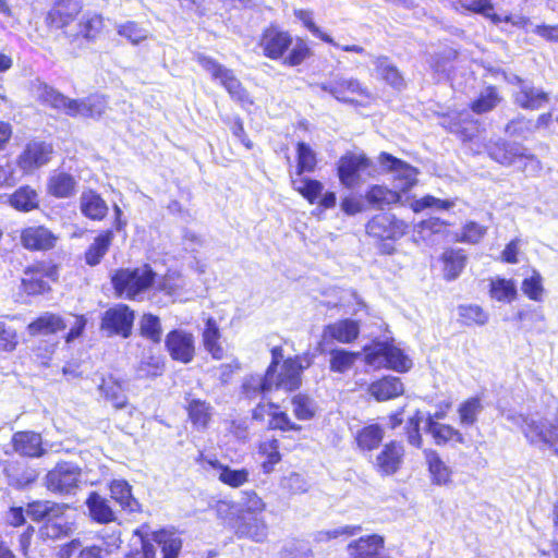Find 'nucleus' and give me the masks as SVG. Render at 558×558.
I'll use <instances>...</instances> for the list:
<instances>
[{"mask_svg": "<svg viewBox=\"0 0 558 558\" xmlns=\"http://www.w3.org/2000/svg\"><path fill=\"white\" fill-rule=\"evenodd\" d=\"M425 430L438 447H468L470 444V439L459 428L449 423L426 420Z\"/></svg>", "mask_w": 558, "mask_h": 558, "instance_id": "nucleus-25", "label": "nucleus"}, {"mask_svg": "<svg viewBox=\"0 0 558 558\" xmlns=\"http://www.w3.org/2000/svg\"><path fill=\"white\" fill-rule=\"evenodd\" d=\"M514 104L524 110H538L549 101V95L541 88L522 85L514 95Z\"/></svg>", "mask_w": 558, "mask_h": 558, "instance_id": "nucleus-43", "label": "nucleus"}, {"mask_svg": "<svg viewBox=\"0 0 558 558\" xmlns=\"http://www.w3.org/2000/svg\"><path fill=\"white\" fill-rule=\"evenodd\" d=\"M486 154L502 167L518 165V170L526 177L536 175L542 170V162L534 153L524 145L506 138L490 141L486 145Z\"/></svg>", "mask_w": 558, "mask_h": 558, "instance_id": "nucleus-4", "label": "nucleus"}, {"mask_svg": "<svg viewBox=\"0 0 558 558\" xmlns=\"http://www.w3.org/2000/svg\"><path fill=\"white\" fill-rule=\"evenodd\" d=\"M365 201L371 208L383 210L401 202V193L384 184H372L365 191Z\"/></svg>", "mask_w": 558, "mask_h": 558, "instance_id": "nucleus-34", "label": "nucleus"}, {"mask_svg": "<svg viewBox=\"0 0 558 558\" xmlns=\"http://www.w3.org/2000/svg\"><path fill=\"white\" fill-rule=\"evenodd\" d=\"M77 182L66 171H53L47 179L46 192L57 199L71 198L75 195Z\"/></svg>", "mask_w": 558, "mask_h": 558, "instance_id": "nucleus-31", "label": "nucleus"}, {"mask_svg": "<svg viewBox=\"0 0 558 558\" xmlns=\"http://www.w3.org/2000/svg\"><path fill=\"white\" fill-rule=\"evenodd\" d=\"M304 369L301 356H288L269 377L271 391L282 390L286 393L298 391L302 386Z\"/></svg>", "mask_w": 558, "mask_h": 558, "instance_id": "nucleus-14", "label": "nucleus"}, {"mask_svg": "<svg viewBox=\"0 0 558 558\" xmlns=\"http://www.w3.org/2000/svg\"><path fill=\"white\" fill-rule=\"evenodd\" d=\"M8 204L16 211L31 213L39 208L40 199L36 189L29 184H23L9 195Z\"/></svg>", "mask_w": 558, "mask_h": 558, "instance_id": "nucleus-38", "label": "nucleus"}, {"mask_svg": "<svg viewBox=\"0 0 558 558\" xmlns=\"http://www.w3.org/2000/svg\"><path fill=\"white\" fill-rule=\"evenodd\" d=\"M60 269V264L50 258L33 260L23 269L19 287L20 294L35 298L50 293L52 284L59 281Z\"/></svg>", "mask_w": 558, "mask_h": 558, "instance_id": "nucleus-6", "label": "nucleus"}, {"mask_svg": "<svg viewBox=\"0 0 558 558\" xmlns=\"http://www.w3.org/2000/svg\"><path fill=\"white\" fill-rule=\"evenodd\" d=\"M502 100L499 88L488 85L469 104V108L475 114H485L496 109Z\"/></svg>", "mask_w": 558, "mask_h": 558, "instance_id": "nucleus-45", "label": "nucleus"}, {"mask_svg": "<svg viewBox=\"0 0 558 558\" xmlns=\"http://www.w3.org/2000/svg\"><path fill=\"white\" fill-rule=\"evenodd\" d=\"M488 295L500 303H512L518 296L514 280L495 277L489 280Z\"/></svg>", "mask_w": 558, "mask_h": 558, "instance_id": "nucleus-47", "label": "nucleus"}, {"mask_svg": "<svg viewBox=\"0 0 558 558\" xmlns=\"http://www.w3.org/2000/svg\"><path fill=\"white\" fill-rule=\"evenodd\" d=\"M88 508V514L93 522L98 524H109L117 521V514L109 501L97 492H92L85 501Z\"/></svg>", "mask_w": 558, "mask_h": 558, "instance_id": "nucleus-37", "label": "nucleus"}, {"mask_svg": "<svg viewBox=\"0 0 558 558\" xmlns=\"http://www.w3.org/2000/svg\"><path fill=\"white\" fill-rule=\"evenodd\" d=\"M196 61L204 70L210 73L213 80L220 82L230 98L242 108L246 109L254 106V99L232 70L225 68L216 59L205 54H197Z\"/></svg>", "mask_w": 558, "mask_h": 558, "instance_id": "nucleus-7", "label": "nucleus"}, {"mask_svg": "<svg viewBox=\"0 0 558 558\" xmlns=\"http://www.w3.org/2000/svg\"><path fill=\"white\" fill-rule=\"evenodd\" d=\"M329 354V369L338 374L350 371L360 357L359 352H352L345 349H332Z\"/></svg>", "mask_w": 558, "mask_h": 558, "instance_id": "nucleus-56", "label": "nucleus"}, {"mask_svg": "<svg viewBox=\"0 0 558 558\" xmlns=\"http://www.w3.org/2000/svg\"><path fill=\"white\" fill-rule=\"evenodd\" d=\"M252 418L256 422L263 423L266 416H269L267 427L269 430H278L281 433H296L303 430L302 425L294 422L286 410L275 401H260L251 412Z\"/></svg>", "mask_w": 558, "mask_h": 558, "instance_id": "nucleus-12", "label": "nucleus"}, {"mask_svg": "<svg viewBox=\"0 0 558 558\" xmlns=\"http://www.w3.org/2000/svg\"><path fill=\"white\" fill-rule=\"evenodd\" d=\"M135 319L134 311L124 303H119L102 314L100 328L109 336L129 338Z\"/></svg>", "mask_w": 558, "mask_h": 558, "instance_id": "nucleus-15", "label": "nucleus"}, {"mask_svg": "<svg viewBox=\"0 0 558 558\" xmlns=\"http://www.w3.org/2000/svg\"><path fill=\"white\" fill-rule=\"evenodd\" d=\"M185 401L184 410L193 428L197 430L207 429L213 421L214 408L211 404L206 400L193 397L191 393L185 397Z\"/></svg>", "mask_w": 558, "mask_h": 558, "instance_id": "nucleus-28", "label": "nucleus"}, {"mask_svg": "<svg viewBox=\"0 0 558 558\" xmlns=\"http://www.w3.org/2000/svg\"><path fill=\"white\" fill-rule=\"evenodd\" d=\"M158 274L149 263L120 266L109 275L113 295L119 300L141 301L154 290Z\"/></svg>", "mask_w": 558, "mask_h": 558, "instance_id": "nucleus-3", "label": "nucleus"}, {"mask_svg": "<svg viewBox=\"0 0 558 558\" xmlns=\"http://www.w3.org/2000/svg\"><path fill=\"white\" fill-rule=\"evenodd\" d=\"M10 445L13 452L22 458L38 459L47 452L41 434L35 430L13 433Z\"/></svg>", "mask_w": 558, "mask_h": 558, "instance_id": "nucleus-26", "label": "nucleus"}, {"mask_svg": "<svg viewBox=\"0 0 558 558\" xmlns=\"http://www.w3.org/2000/svg\"><path fill=\"white\" fill-rule=\"evenodd\" d=\"M267 509L264 499L253 489L242 492V505L236 513L263 515Z\"/></svg>", "mask_w": 558, "mask_h": 558, "instance_id": "nucleus-61", "label": "nucleus"}, {"mask_svg": "<svg viewBox=\"0 0 558 558\" xmlns=\"http://www.w3.org/2000/svg\"><path fill=\"white\" fill-rule=\"evenodd\" d=\"M373 167L372 159L364 153L345 151L336 165V173L340 184L353 189L361 184L362 172Z\"/></svg>", "mask_w": 558, "mask_h": 558, "instance_id": "nucleus-13", "label": "nucleus"}, {"mask_svg": "<svg viewBox=\"0 0 558 558\" xmlns=\"http://www.w3.org/2000/svg\"><path fill=\"white\" fill-rule=\"evenodd\" d=\"M78 483L80 470L66 462L58 463L45 477L46 488L56 494H70L78 487Z\"/></svg>", "mask_w": 558, "mask_h": 558, "instance_id": "nucleus-23", "label": "nucleus"}, {"mask_svg": "<svg viewBox=\"0 0 558 558\" xmlns=\"http://www.w3.org/2000/svg\"><path fill=\"white\" fill-rule=\"evenodd\" d=\"M84 9L83 0H53L44 16V24L51 34H60L68 40L70 26Z\"/></svg>", "mask_w": 558, "mask_h": 558, "instance_id": "nucleus-9", "label": "nucleus"}, {"mask_svg": "<svg viewBox=\"0 0 558 558\" xmlns=\"http://www.w3.org/2000/svg\"><path fill=\"white\" fill-rule=\"evenodd\" d=\"M230 527L239 539L264 543L268 537V524L263 515L235 513Z\"/></svg>", "mask_w": 558, "mask_h": 558, "instance_id": "nucleus-18", "label": "nucleus"}, {"mask_svg": "<svg viewBox=\"0 0 558 558\" xmlns=\"http://www.w3.org/2000/svg\"><path fill=\"white\" fill-rule=\"evenodd\" d=\"M64 509H73V505L51 500H33L26 505V512L34 522H45L48 515L60 518Z\"/></svg>", "mask_w": 558, "mask_h": 558, "instance_id": "nucleus-41", "label": "nucleus"}, {"mask_svg": "<svg viewBox=\"0 0 558 558\" xmlns=\"http://www.w3.org/2000/svg\"><path fill=\"white\" fill-rule=\"evenodd\" d=\"M80 210L92 221H102L108 216L109 207L97 191L88 189L81 194Z\"/></svg>", "mask_w": 558, "mask_h": 558, "instance_id": "nucleus-32", "label": "nucleus"}, {"mask_svg": "<svg viewBox=\"0 0 558 558\" xmlns=\"http://www.w3.org/2000/svg\"><path fill=\"white\" fill-rule=\"evenodd\" d=\"M483 410L482 400L480 397H470L463 400L457 409L458 418L461 426H472L477 420Z\"/></svg>", "mask_w": 558, "mask_h": 558, "instance_id": "nucleus-54", "label": "nucleus"}, {"mask_svg": "<svg viewBox=\"0 0 558 558\" xmlns=\"http://www.w3.org/2000/svg\"><path fill=\"white\" fill-rule=\"evenodd\" d=\"M114 219L112 228L98 230L93 236L83 252L84 264L88 267L100 265L110 252L113 241L114 231H122L126 227V220L123 218V211L118 206H113Z\"/></svg>", "mask_w": 558, "mask_h": 558, "instance_id": "nucleus-8", "label": "nucleus"}, {"mask_svg": "<svg viewBox=\"0 0 558 558\" xmlns=\"http://www.w3.org/2000/svg\"><path fill=\"white\" fill-rule=\"evenodd\" d=\"M366 234L372 238L383 255L396 252V242L410 232V223L391 213L374 215L365 225Z\"/></svg>", "mask_w": 558, "mask_h": 558, "instance_id": "nucleus-5", "label": "nucleus"}, {"mask_svg": "<svg viewBox=\"0 0 558 558\" xmlns=\"http://www.w3.org/2000/svg\"><path fill=\"white\" fill-rule=\"evenodd\" d=\"M384 436V428L379 424H368L356 432L354 439L360 450L373 451L379 447Z\"/></svg>", "mask_w": 558, "mask_h": 558, "instance_id": "nucleus-48", "label": "nucleus"}, {"mask_svg": "<svg viewBox=\"0 0 558 558\" xmlns=\"http://www.w3.org/2000/svg\"><path fill=\"white\" fill-rule=\"evenodd\" d=\"M220 339L221 332L217 320L214 317H208L202 331V342L205 350L215 360H221L225 355Z\"/></svg>", "mask_w": 558, "mask_h": 558, "instance_id": "nucleus-44", "label": "nucleus"}, {"mask_svg": "<svg viewBox=\"0 0 558 558\" xmlns=\"http://www.w3.org/2000/svg\"><path fill=\"white\" fill-rule=\"evenodd\" d=\"M153 539L160 546L162 558H179L183 541L173 531L167 529L154 531Z\"/></svg>", "mask_w": 558, "mask_h": 558, "instance_id": "nucleus-46", "label": "nucleus"}, {"mask_svg": "<svg viewBox=\"0 0 558 558\" xmlns=\"http://www.w3.org/2000/svg\"><path fill=\"white\" fill-rule=\"evenodd\" d=\"M322 90L342 104L354 107H367L374 100L369 89L357 78L340 77L320 85Z\"/></svg>", "mask_w": 558, "mask_h": 558, "instance_id": "nucleus-10", "label": "nucleus"}, {"mask_svg": "<svg viewBox=\"0 0 558 558\" xmlns=\"http://www.w3.org/2000/svg\"><path fill=\"white\" fill-rule=\"evenodd\" d=\"M439 260L444 278L447 281H452L463 271L468 257L462 248H446L441 253Z\"/></svg>", "mask_w": 558, "mask_h": 558, "instance_id": "nucleus-42", "label": "nucleus"}, {"mask_svg": "<svg viewBox=\"0 0 558 558\" xmlns=\"http://www.w3.org/2000/svg\"><path fill=\"white\" fill-rule=\"evenodd\" d=\"M457 312L458 322L464 327H482L489 320V314L478 304H460Z\"/></svg>", "mask_w": 558, "mask_h": 558, "instance_id": "nucleus-50", "label": "nucleus"}, {"mask_svg": "<svg viewBox=\"0 0 558 558\" xmlns=\"http://www.w3.org/2000/svg\"><path fill=\"white\" fill-rule=\"evenodd\" d=\"M106 33V21L101 13L87 12L77 23V31L68 35V43L75 48L94 44Z\"/></svg>", "mask_w": 558, "mask_h": 558, "instance_id": "nucleus-17", "label": "nucleus"}, {"mask_svg": "<svg viewBox=\"0 0 558 558\" xmlns=\"http://www.w3.org/2000/svg\"><path fill=\"white\" fill-rule=\"evenodd\" d=\"M505 133L511 137H526L534 132V121L523 114L510 119L505 125Z\"/></svg>", "mask_w": 558, "mask_h": 558, "instance_id": "nucleus-62", "label": "nucleus"}, {"mask_svg": "<svg viewBox=\"0 0 558 558\" xmlns=\"http://www.w3.org/2000/svg\"><path fill=\"white\" fill-rule=\"evenodd\" d=\"M110 498L116 501L123 511L133 513L141 511V504L132 494V486L125 480H112L108 484Z\"/></svg>", "mask_w": 558, "mask_h": 558, "instance_id": "nucleus-36", "label": "nucleus"}, {"mask_svg": "<svg viewBox=\"0 0 558 558\" xmlns=\"http://www.w3.org/2000/svg\"><path fill=\"white\" fill-rule=\"evenodd\" d=\"M360 335V325L356 320L344 318L328 324L323 329V339L349 344L354 342Z\"/></svg>", "mask_w": 558, "mask_h": 558, "instance_id": "nucleus-29", "label": "nucleus"}, {"mask_svg": "<svg viewBox=\"0 0 558 558\" xmlns=\"http://www.w3.org/2000/svg\"><path fill=\"white\" fill-rule=\"evenodd\" d=\"M462 8L466 12L483 15L494 24H499L504 21L500 15L494 12L492 0H471L466 3H462ZM509 17H506L505 22H509Z\"/></svg>", "mask_w": 558, "mask_h": 558, "instance_id": "nucleus-60", "label": "nucleus"}, {"mask_svg": "<svg viewBox=\"0 0 558 558\" xmlns=\"http://www.w3.org/2000/svg\"><path fill=\"white\" fill-rule=\"evenodd\" d=\"M37 100L45 106H48L56 110H63L65 112L69 97L63 95L47 83H38L36 85Z\"/></svg>", "mask_w": 558, "mask_h": 558, "instance_id": "nucleus-52", "label": "nucleus"}, {"mask_svg": "<svg viewBox=\"0 0 558 558\" xmlns=\"http://www.w3.org/2000/svg\"><path fill=\"white\" fill-rule=\"evenodd\" d=\"M521 290L531 301H542L544 294L543 278L537 270H533L530 277L522 280Z\"/></svg>", "mask_w": 558, "mask_h": 558, "instance_id": "nucleus-64", "label": "nucleus"}, {"mask_svg": "<svg viewBox=\"0 0 558 558\" xmlns=\"http://www.w3.org/2000/svg\"><path fill=\"white\" fill-rule=\"evenodd\" d=\"M369 395L379 402L401 397L404 393L403 383L396 376H383L368 386Z\"/></svg>", "mask_w": 558, "mask_h": 558, "instance_id": "nucleus-33", "label": "nucleus"}, {"mask_svg": "<svg viewBox=\"0 0 558 558\" xmlns=\"http://www.w3.org/2000/svg\"><path fill=\"white\" fill-rule=\"evenodd\" d=\"M66 328L65 319L56 313L45 312L34 318L26 327L29 336L54 335L64 331Z\"/></svg>", "mask_w": 558, "mask_h": 558, "instance_id": "nucleus-35", "label": "nucleus"}, {"mask_svg": "<svg viewBox=\"0 0 558 558\" xmlns=\"http://www.w3.org/2000/svg\"><path fill=\"white\" fill-rule=\"evenodd\" d=\"M257 452L264 458L262 462V470L265 474L272 472L275 466L282 460L280 442L275 437L259 441L257 445Z\"/></svg>", "mask_w": 558, "mask_h": 558, "instance_id": "nucleus-49", "label": "nucleus"}, {"mask_svg": "<svg viewBox=\"0 0 558 558\" xmlns=\"http://www.w3.org/2000/svg\"><path fill=\"white\" fill-rule=\"evenodd\" d=\"M165 348L171 360L189 364L196 355L195 338L192 332L183 329H172L165 338Z\"/></svg>", "mask_w": 558, "mask_h": 558, "instance_id": "nucleus-19", "label": "nucleus"}, {"mask_svg": "<svg viewBox=\"0 0 558 558\" xmlns=\"http://www.w3.org/2000/svg\"><path fill=\"white\" fill-rule=\"evenodd\" d=\"M364 355L367 364H383L384 367L399 373H405L412 367L409 356L388 341H378L371 347H365Z\"/></svg>", "mask_w": 558, "mask_h": 558, "instance_id": "nucleus-11", "label": "nucleus"}, {"mask_svg": "<svg viewBox=\"0 0 558 558\" xmlns=\"http://www.w3.org/2000/svg\"><path fill=\"white\" fill-rule=\"evenodd\" d=\"M60 238L46 225L26 226L20 230V244L28 252L53 251Z\"/></svg>", "mask_w": 558, "mask_h": 558, "instance_id": "nucleus-16", "label": "nucleus"}, {"mask_svg": "<svg viewBox=\"0 0 558 558\" xmlns=\"http://www.w3.org/2000/svg\"><path fill=\"white\" fill-rule=\"evenodd\" d=\"M75 510L76 508L73 506V509H64L60 518L48 515L40 526L41 535L49 539H60L69 536L73 531V522L70 520L68 512Z\"/></svg>", "mask_w": 558, "mask_h": 558, "instance_id": "nucleus-39", "label": "nucleus"}, {"mask_svg": "<svg viewBox=\"0 0 558 558\" xmlns=\"http://www.w3.org/2000/svg\"><path fill=\"white\" fill-rule=\"evenodd\" d=\"M256 46L264 58L288 68L300 66L313 57V50L304 38L293 36L276 23L262 29Z\"/></svg>", "mask_w": 558, "mask_h": 558, "instance_id": "nucleus-2", "label": "nucleus"}, {"mask_svg": "<svg viewBox=\"0 0 558 558\" xmlns=\"http://www.w3.org/2000/svg\"><path fill=\"white\" fill-rule=\"evenodd\" d=\"M82 104H85L86 119H99L108 109L107 96L99 93L87 95Z\"/></svg>", "mask_w": 558, "mask_h": 558, "instance_id": "nucleus-63", "label": "nucleus"}, {"mask_svg": "<svg viewBox=\"0 0 558 558\" xmlns=\"http://www.w3.org/2000/svg\"><path fill=\"white\" fill-rule=\"evenodd\" d=\"M440 125L462 143L473 142L481 133V122L462 111L442 114Z\"/></svg>", "mask_w": 558, "mask_h": 558, "instance_id": "nucleus-20", "label": "nucleus"}, {"mask_svg": "<svg viewBox=\"0 0 558 558\" xmlns=\"http://www.w3.org/2000/svg\"><path fill=\"white\" fill-rule=\"evenodd\" d=\"M423 453L432 483L438 486L448 485L451 482L452 471L441 456L434 449H425Z\"/></svg>", "mask_w": 558, "mask_h": 558, "instance_id": "nucleus-40", "label": "nucleus"}, {"mask_svg": "<svg viewBox=\"0 0 558 558\" xmlns=\"http://www.w3.org/2000/svg\"><path fill=\"white\" fill-rule=\"evenodd\" d=\"M318 158L308 143L300 141L295 144V166L290 171L291 187L310 205H315L320 211L333 209L337 205V194L325 191L322 181L305 177L316 171Z\"/></svg>", "mask_w": 558, "mask_h": 558, "instance_id": "nucleus-1", "label": "nucleus"}, {"mask_svg": "<svg viewBox=\"0 0 558 558\" xmlns=\"http://www.w3.org/2000/svg\"><path fill=\"white\" fill-rule=\"evenodd\" d=\"M58 348V341L43 339L31 349L33 362L41 367L50 366Z\"/></svg>", "mask_w": 558, "mask_h": 558, "instance_id": "nucleus-57", "label": "nucleus"}, {"mask_svg": "<svg viewBox=\"0 0 558 558\" xmlns=\"http://www.w3.org/2000/svg\"><path fill=\"white\" fill-rule=\"evenodd\" d=\"M293 416L296 421H311L317 414V404L307 393L299 392L290 398Z\"/></svg>", "mask_w": 558, "mask_h": 558, "instance_id": "nucleus-51", "label": "nucleus"}, {"mask_svg": "<svg viewBox=\"0 0 558 558\" xmlns=\"http://www.w3.org/2000/svg\"><path fill=\"white\" fill-rule=\"evenodd\" d=\"M378 161L388 172H395L393 180L399 182V192L405 193L416 185L418 171L415 167L387 151L378 155Z\"/></svg>", "mask_w": 558, "mask_h": 558, "instance_id": "nucleus-24", "label": "nucleus"}, {"mask_svg": "<svg viewBox=\"0 0 558 558\" xmlns=\"http://www.w3.org/2000/svg\"><path fill=\"white\" fill-rule=\"evenodd\" d=\"M140 335L155 344L160 343L162 337L160 318L155 314L145 313L140 320Z\"/></svg>", "mask_w": 558, "mask_h": 558, "instance_id": "nucleus-58", "label": "nucleus"}, {"mask_svg": "<svg viewBox=\"0 0 558 558\" xmlns=\"http://www.w3.org/2000/svg\"><path fill=\"white\" fill-rule=\"evenodd\" d=\"M405 448L399 440L387 441L377 453L374 462L375 471L383 477L398 473L404 463Z\"/></svg>", "mask_w": 558, "mask_h": 558, "instance_id": "nucleus-21", "label": "nucleus"}, {"mask_svg": "<svg viewBox=\"0 0 558 558\" xmlns=\"http://www.w3.org/2000/svg\"><path fill=\"white\" fill-rule=\"evenodd\" d=\"M385 537L377 533L360 536L348 543V558H389L384 555Z\"/></svg>", "mask_w": 558, "mask_h": 558, "instance_id": "nucleus-27", "label": "nucleus"}, {"mask_svg": "<svg viewBox=\"0 0 558 558\" xmlns=\"http://www.w3.org/2000/svg\"><path fill=\"white\" fill-rule=\"evenodd\" d=\"M53 155V146L45 141L28 142L16 158L17 166L24 172L39 169L50 162Z\"/></svg>", "mask_w": 558, "mask_h": 558, "instance_id": "nucleus-22", "label": "nucleus"}, {"mask_svg": "<svg viewBox=\"0 0 558 558\" xmlns=\"http://www.w3.org/2000/svg\"><path fill=\"white\" fill-rule=\"evenodd\" d=\"M375 70L379 77L393 88H401L404 86V78L400 70L389 63L388 57H378L375 61Z\"/></svg>", "mask_w": 558, "mask_h": 558, "instance_id": "nucleus-55", "label": "nucleus"}, {"mask_svg": "<svg viewBox=\"0 0 558 558\" xmlns=\"http://www.w3.org/2000/svg\"><path fill=\"white\" fill-rule=\"evenodd\" d=\"M166 363L162 356H148L143 359L137 367L136 375L140 379H154L165 373Z\"/></svg>", "mask_w": 558, "mask_h": 558, "instance_id": "nucleus-59", "label": "nucleus"}, {"mask_svg": "<svg viewBox=\"0 0 558 558\" xmlns=\"http://www.w3.org/2000/svg\"><path fill=\"white\" fill-rule=\"evenodd\" d=\"M97 389L102 399L111 403L116 410H122L129 405L123 381L112 374L102 376Z\"/></svg>", "mask_w": 558, "mask_h": 558, "instance_id": "nucleus-30", "label": "nucleus"}, {"mask_svg": "<svg viewBox=\"0 0 558 558\" xmlns=\"http://www.w3.org/2000/svg\"><path fill=\"white\" fill-rule=\"evenodd\" d=\"M269 375L265 372L263 377L258 375L247 376L241 385V395L246 400H254L259 395L265 396L271 391L269 385Z\"/></svg>", "mask_w": 558, "mask_h": 558, "instance_id": "nucleus-53", "label": "nucleus"}]
</instances>
